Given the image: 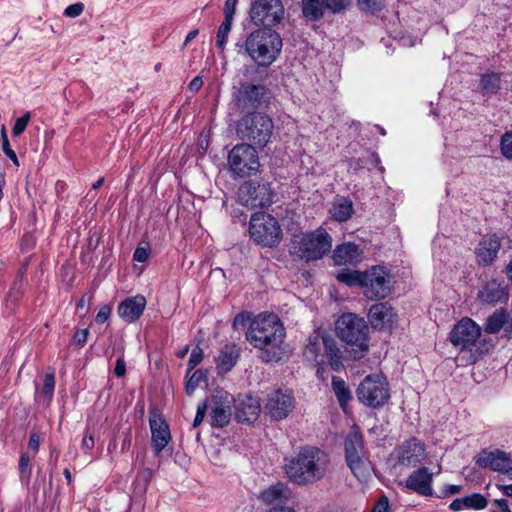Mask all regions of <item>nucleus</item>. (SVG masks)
<instances>
[{"mask_svg":"<svg viewBox=\"0 0 512 512\" xmlns=\"http://www.w3.org/2000/svg\"><path fill=\"white\" fill-rule=\"evenodd\" d=\"M328 464L329 458L324 451L314 446H305L285 458L284 471L293 483L304 486L322 480Z\"/></svg>","mask_w":512,"mask_h":512,"instance_id":"1","label":"nucleus"},{"mask_svg":"<svg viewBox=\"0 0 512 512\" xmlns=\"http://www.w3.org/2000/svg\"><path fill=\"white\" fill-rule=\"evenodd\" d=\"M282 50L280 35L269 28L256 29L243 42L236 44L239 56L247 57L258 67L267 68L278 58Z\"/></svg>","mask_w":512,"mask_h":512,"instance_id":"2","label":"nucleus"},{"mask_svg":"<svg viewBox=\"0 0 512 512\" xmlns=\"http://www.w3.org/2000/svg\"><path fill=\"white\" fill-rule=\"evenodd\" d=\"M369 326L354 313L342 314L335 323L337 337L344 343L345 353L350 360H360L369 351Z\"/></svg>","mask_w":512,"mask_h":512,"instance_id":"3","label":"nucleus"},{"mask_svg":"<svg viewBox=\"0 0 512 512\" xmlns=\"http://www.w3.org/2000/svg\"><path fill=\"white\" fill-rule=\"evenodd\" d=\"M285 330L279 318L273 314L259 315L246 334V339L256 348L278 347L284 339Z\"/></svg>","mask_w":512,"mask_h":512,"instance_id":"4","label":"nucleus"},{"mask_svg":"<svg viewBox=\"0 0 512 512\" xmlns=\"http://www.w3.org/2000/svg\"><path fill=\"white\" fill-rule=\"evenodd\" d=\"M331 236L323 228L295 236L291 242L290 252L306 262L321 259L331 250Z\"/></svg>","mask_w":512,"mask_h":512,"instance_id":"5","label":"nucleus"},{"mask_svg":"<svg viewBox=\"0 0 512 512\" xmlns=\"http://www.w3.org/2000/svg\"><path fill=\"white\" fill-rule=\"evenodd\" d=\"M270 90L261 84L240 82L234 87L232 101L238 111L242 113L256 114L255 111L269 104Z\"/></svg>","mask_w":512,"mask_h":512,"instance_id":"6","label":"nucleus"},{"mask_svg":"<svg viewBox=\"0 0 512 512\" xmlns=\"http://www.w3.org/2000/svg\"><path fill=\"white\" fill-rule=\"evenodd\" d=\"M273 122L267 115L256 113L242 117L237 124V135L249 144L264 147L273 132Z\"/></svg>","mask_w":512,"mask_h":512,"instance_id":"7","label":"nucleus"},{"mask_svg":"<svg viewBox=\"0 0 512 512\" xmlns=\"http://www.w3.org/2000/svg\"><path fill=\"white\" fill-rule=\"evenodd\" d=\"M249 234L255 243L264 247H275L282 238V230L276 218L263 212L251 216Z\"/></svg>","mask_w":512,"mask_h":512,"instance_id":"8","label":"nucleus"},{"mask_svg":"<svg viewBox=\"0 0 512 512\" xmlns=\"http://www.w3.org/2000/svg\"><path fill=\"white\" fill-rule=\"evenodd\" d=\"M356 396L367 407H382L390 398L389 384L381 375H368L358 385Z\"/></svg>","mask_w":512,"mask_h":512,"instance_id":"9","label":"nucleus"},{"mask_svg":"<svg viewBox=\"0 0 512 512\" xmlns=\"http://www.w3.org/2000/svg\"><path fill=\"white\" fill-rule=\"evenodd\" d=\"M228 166L234 176L245 177L259 168V157L253 145L242 143L234 146L228 154Z\"/></svg>","mask_w":512,"mask_h":512,"instance_id":"10","label":"nucleus"},{"mask_svg":"<svg viewBox=\"0 0 512 512\" xmlns=\"http://www.w3.org/2000/svg\"><path fill=\"white\" fill-rule=\"evenodd\" d=\"M239 202L248 208H264L272 204L273 192L265 180L245 181L238 190Z\"/></svg>","mask_w":512,"mask_h":512,"instance_id":"11","label":"nucleus"},{"mask_svg":"<svg viewBox=\"0 0 512 512\" xmlns=\"http://www.w3.org/2000/svg\"><path fill=\"white\" fill-rule=\"evenodd\" d=\"M345 458L347 465L358 480L369 475V462L364 458L363 437L358 431L349 433L345 439Z\"/></svg>","mask_w":512,"mask_h":512,"instance_id":"12","label":"nucleus"},{"mask_svg":"<svg viewBox=\"0 0 512 512\" xmlns=\"http://www.w3.org/2000/svg\"><path fill=\"white\" fill-rule=\"evenodd\" d=\"M284 12L281 0H255L251 4L250 18L255 25L267 28L279 24Z\"/></svg>","mask_w":512,"mask_h":512,"instance_id":"13","label":"nucleus"},{"mask_svg":"<svg viewBox=\"0 0 512 512\" xmlns=\"http://www.w3.org/2000/svg\"><path fill=\"white\" fill-rule=\"evenodd\" d=\"M361 288L368 299L386 298L390 293V280L386 269L381 266H373L363 272Z\"/></svg>","mask_w":512,"mask_h":512,"instance_id":"14","label":"nucleus"},{"mask_svg":"<svg viewBox=\"0 0 512 512\" xmlns=\"http://www.w3.org/2000/svg\"><path fill=\"white\" fill-rule=\"evenodd\" d=\"M481 327L471 318L461 319L450 332L451 343L460 350L471 351L481 336Z\"/></svg>","mask_w":512,"mask_h":512,"instance_id":"15","label":"nucleus"},{"mask_svg":"<svg viewBox=\"0 0 512 512\" xmlns=\"http://www.w3.org/2000/svg\"><path fill=\"white\" fill-rule=\"evenodd\" d=\"M295 407V398L288 390L276 389L268 393L264 406L265 413L271 419H285Z\"/></svg>","mask_w":512,"mask_h":512,"instance_id":"16","label":"nucleus"},{"mask_svg":"<svg viewBox=\"0 0 512 512\" xmlns=\"http://www.w3.org/2000/svg\"><path fill=\"white\" fill-rule=\"evenodd\" d=\"M475 464L479 468H489L492 471L507 475L512 479V458L510 454L495 449L482 450L475 457Z\"/></svg>","mask_w":512,"mask_h":512,"instance_id":"17","label":"nucleus"},{"mask_svg":"<svg viewBox=\"0 0 512 512\" xmlns=\"http://www.w3.org/2000/svg\"><path fill=\"white\" fill-rule=\"evenodd\" d=\"M234 399L226 391H216L210 399V422L213 427L226 426L232 415V403Z\"/></svg>","mask_w":512,"mask_h":512,"instance_id":"18","label":"nucleus"},{"mask_svg":"<svg viewBox=\"0 0 512 512\" xmlns=\"http://www.w3.org/2000/svg\"><path fill=\"white\" fill-rule=\"evenodd\" d=\"M397 462L401 466H416L426 456L425 445L417 438H410L404 441L395 449Z\"/></svg>","mask_w":512,"mask_h":512,"instance_id":"19","label":"nucleus"},{"mask_svg":"<svg viewBox=\"0 0 512 512\" xmlns=\"http://www.w3.org/2000/svg\"><path fill=\"white\" fill-rule=\"evenodd\" d=\"M477 297L488 305L506 303L509 299L508 285L504 280L491 279L478 291Z\"/></svg>","mask_w":512,"mask_h":512,"instance_id":"20","label":"nucleus"},{"mask_svg":"<svg viewBox=\"0 0 512 512\" xmlns=\"http://www.w3.org/2000/svg\"><path fill=\"white\" fill-rule=\"evenodd\" d=\"M501 247L500 238L496 234L484 235L476 247V258L479 264L487 266L496 259Z\"/></svg>","mask_w":512,"mask_h":512,"instance_id":"21","label":"nucleus"},{"mask_svg":"<svg viewBox=\"0 0 512 512\" xmlns=\"http://www.w3.org/2000/svg\"><path fill=\"white\" fill-rule=\"evenodd\" d=\"M149 424L152 434V448L158 455L171 439L170 429L166 421L155 414L150 417Z\"/></svg>","mask_w":512,"mask_h":512,"instance_id":"22","label":"nucleus"},{"mask_svg":"<svg viewBox=\"0 0 512 512\" xmlns=\"http://www.w3.org/2000/svg\"><path fill=\"white\" fill-rule=\"evenodd\" d=\"M146 307V299L142 295L129 297L118 306L119 316L126 322H135L143 314Z\"/></svg>","mask_w":512,"mask_h":512,"instance_id":"23","label":"nucleus"},{"mask_svg":"<svg viewBox=\"0 0 512 512\" xmlns=\"http://www.w3.org/2000/svg\"><path fill=\"white\" fill-rule=\"evenodd\" d=\"M431 484L432 473H430L426 467H421L415 470L406 480L407 488L423 496H431L433 494Z\"/></svg>","mask_w":512,"mask_h":512,"instance_id":"24","label":"nucleus"},{"mask_svg":"<svg viewBox=\"0 0 512 512\" xmlns=\"http://www.w3.org/2000/svg\"><path fill=\"white\" fill-rule=\"evenodd\" d=\"M395 314L388 303L380 302L372 305L368 312V319L371 325L377 329L391 326Z\"/></svg>","mask_w":512,"mask_h":512,"instance_id":"25","label":"nucleus"},{"mask_svg":"<svg viewBox=\"0 0 512 512\" xmlns=\"http://www.w3.org/2000/svg\"><path fill=\"white\" fill-rule=\"evenodd\" d=\"M260 413V403L257 398L245 396L237 400L235 406V417L238 422L251 423L255 421Z\"/></svg>","mask_w":512,"mask_h":512,"instance_id":"26","label":"nucleus"},{"mask_svg":"<svg viewBox=\"0 0 512 512\" xmlns=\"http://www.w3.org/2000/svg\"><path fill=\"white\" fill-rule=\"evenodd\" d=\"M361 259L362 251L360 247L351 242L338 245L333 251V261L336 265H355Z\"/></svg>","mask_w":512,"mask_h":512,"instance_id":"27","label":"nucleus"},{"mask_svg":"<svg viewBox=\"0 0 512 512\" xmlns=\"http://www.w3.org/2000/svg\"><path fill=\"white\" fill-rule=\"evenodd\" d=\"M323 348L331 369L336 372L344 369L342 351L333 337L323 335Z\"/></svg>","mask_w":512,"mask_h":512,"instance_id":"28","label":"nucleus"},{"mask_svg":"<svg viewBox=\"0 0 512 512\" xmlns=\"http://www.w3.org/2000/svg\"><path fill=\"white\" fill-rule=\"evenodd\" d=\"M291 496L292 492L290 488L286 484L278 482L264 489L260 493L259 498L265 504H273L288 501Z\"/></svg>","mask_w":512,"mask_h":512,"instance_id":"29","label":"nucleus"},{"mask_svg":"<svg viewBox=\"0 0 512 512\" xmlns=\"http://www.w3.org/2000/svg\"><path fill=\"white\" fill-rule=\"evenodd\" d=\"M239 358V352L235 345L227 344L225 345L216 361H217V369L219 374H225L229 372L237 363Z\"/></svg>","mask_w":512,"mask_h":512,"instance_id":"30","label":"nucleus"},{"mask_svg":"<svg viewBox=\"0 0 512 512\" xmlns=\"http://www.w3.org/2000/svg\"><path fill=\"white\" fill-rule=\"evenodd\" d=\"M509 324L508 315L505 309H496L491 315H489L484 323V331L488 334H496L502 329L504 330V336L506 337V326Z\"/></svg>","mask_w":512,"mask_h":512,"instance_id":"31","label":"nucleus"},{"mask_svg":"<svg viewBox=\"0 0 512 512\" xmlns=\"http://www.w3.org/2000/svg\"><path fill=\"white\" fill-rule=\"evenodd\" d=\"M331 217L338 222L348 221L353 212V202L347 197H337L330 209Z\"/></svg>","mask_w":512,"mask_h":512,"instance_id":"32","label":"nucleus"},{"mask_svg":"<svg viewBox=\"0 0 512 512\" xmlns=\"http://www.w3.org/2000/svg\"><path fill=\"white\" fill-rule=\"evenodd\" d=\"M323 348V336L314 335L310 336L306 344L303 355L306 360L321 364L324 362L321 350Z\"/></svg>","mask_w":512,"mask_h":512,"instance_id":"33","label":"nucleus"},{"mask_svg":"<svg viewBox=\"0 0 512 512\" xmlns=\"http://www.w3.org/2000/svg\"><path fill=\"white\" fill-rule=\"evenodd\" d=\"M325 0H302V14L309 21H317L323 17Z\"/></svg>","mask_w":512,"mask_h":512,"instance_id":"34","label":"nucleus"},{"mask_svg":"<svg viewBox=\"0 0 512 512\" xmlns=\"http://www.w3.org/2000/svg\"><path fill=\"white\" fill-rule=\"evenodd\" d=\"M332 389L336 395L340 407L345 410L347 404L352 400V393L346 382L338 376L332 377Z\"/></svg>","mask_w":512,"mask_h":512,"instance_id":"35","label":"nucleus"},{"mask_svg":"<svg viewBox=\"0 0 512 512\" xmlns=\"http://www.w3.org/2000/svg\"><path fill=\"white\" fill-rule=\"evenodd\" d=\"M501 84L500 74L498 73H486L483 74L480 80V88L483 94L496 93Z\"/></svg>","mask_w":512,"mask_h":512,"instance_id":"36","label":"nucleus"},{"mask_svg":"<svg viewBox=\"0 0 512 512\" xmlns=\"http://www.w3.org/2000/svg\"><path fill=\"white\" fill-rule=\"evenodd\" d=\"M362 275L363 272L353 271L350 269H342L337 275L336 279L339 282L345 283L346 285L352 286H360L362 284Z\"/></svg>","mask_w":512,"mask_h":512,"instance_id":"37","label":"nucleus"},{"mask_svg":"<svg viewBox=\"0 0 512 512\" xmlns=\"http://www.w3.org/2000/svg\"><path fill=\"white\" fill-rule=\"evenodd\" d=\"M152 478V471L146 469L137 474L134 481V493L135 497H143L147 491L149 482Z\"/></svg>","mask_w":512,"mask_h":512,"instance_id":"38","label":"nucleus"},{"mask_svg":"<svg viewBox=\"0 0 512 512\" xmlns=\"http://www.w3.org/2000/svg\"><path fill=\"white\" fill-rule=\"evenodd\" d=\"M30 461H31V458L28 455V453H22L20 455L19 465H18L19 478H20V482L26 486L30 482L31 473H32L31 468L29 466Z\"/></svg>","mask_w":512,"mask_h":512,"instance_id":"39","label":"nucleus"},{"mask_svg":"<svg viewBox=\"0 0 512 512\" xmlns=\"http://www.w3.org/2000/svg\"><path fill=\"white\" fill-rule=\"evenodd\" d=\"M232 23H233L232 20L224 19V21L218 28L217 37H216V45L221 50H224V48L226 46V43L228 40V35L231 31Z\"/></svg>","mask_w":512,"mask_h":512,"instance_id":"40","label":"nucleus"},{"mask_svg":"<svg viewBox=\"0 0 512 512\" xmlns=\"http://www.w3.org/2000/svg\"><path fill=\"white\" fill-rule=\"evenodd\" d=\"M202 381H206V372L201 369L194 371L186 383V393L192 395Z\"/></svg>","mask_w":512,"mask_h":512,"instance_id":"41","label":"nucleus"},{"mask_svg":"<svg viewBox=\"0 0 512 512\" xmlns=\"http://www.w3.org/2000/svg\"><path fill=\"white\" fill-rule=\"evenodd\" d=\"M464 498L467 509L481 510L487 506V499L482 494L473 493Z\"/></svg>","mask_w":512,"mask_h":512,"instance_id":"42","label":"nucleus"},{"mask_svg":"<svg viewBox=\"0 0 512 512\" xmlns=\"http://www.w3.org/2000/svg\"><path fill=\"white\" fill-rule=\"evenodd\" d=\"M55 388V375L53 372L46 373L44 377V383L42 388V394L46 398L47 402H50Z\"/></svg>","mask_w":512,"mask_h":512,"instance_id":"43","label":"nucleus"},{"mask_svg":"<svg viewBox=\"0 0 512 512\" xmlns=\"http://www.w3.org/2000/svg\"><path fill=\"white\" fill-rule=\"evenodd\" d=\"M203 359V350L199 347V346H196L195 348H193L191 354H190V358H189V361H188V370H187V375L198 365L200 364V362L202 361Z\"/></svg>","mask_w":512,"mask_h":512,"instance_id":"44","label":"nucleus"},{"mask_svg":"<svg viewBox=\"0 0 512 512\" xmlns=\"http://www.w3.org/2000/svg\"><path fill=\"white\" fill-rule=\"evenodd\" d=\"M501 152L507 159L512 160V132H507L502 136Z\"/></svg>","mask_w":512,"mask_h":512,"instance_id":"45","label":"nucleus"},{"mask_svg":"<svg viewBox=\"0 0 512 512\" xmlns=\"http://www.w3.org/2000/svg\"><path fill=\"white\" fill-rule=\"evenodd\" d=\"M30 121V114L25 113L22 117L16 119L14 127L12 129L13 136H20Z\"/></svg>","mask_w":512,"mask_h":512,"instance_id":"46","label":"nucleus"},{"mask_svg":"<svg viewBox=\"0 0 512 512\" xmlns=\"http://www.w3.org/2000/svg\"><path fill=\"white\" fill-rule=\"evenodd\" d=\"M361 9L376 12L383 7V0H357Z\"/></svg>","mask_w":512,"mask_h":512,"instance_id":"47","label":"nucleus"},{"mask_svg":"<svg viewBox=\"0 0 512 512\" xmlns=\"http://www.w3.org/2000/svg\"><path fill=\"white\" fill-rule=\"evenodd\" d=\"M84 10V5L81 2L74 3L66 7L64 15L66 17L75 18L78 17Z\"/></svg>","mask_w":512,"mask_h":512,"instance_id":"48","label":"nucleus"},{"mask_svg":"<svg viewBox=\"0 0 512 512\" xmlns=\"http://www.w3.org/2000/svg\"><path fill=\"white\" fill-rule=\"evenodd\" d=\"M110 314H111V306L108 304H104L100 307L95 320L97 323L103 324L109 319Z\"/></svg>","mask_w":512,"mask_h":512,"instance_id":"49","label":"nucleus"},{"mask_svg":"<svg viewBox=\"0 0 512 512\" xmlns=\"http://www.w3.org/2000/svg\"><path fill=\"white\" fill-rule=\"evenodd\" d=\"M346 0H325V9L330 10L333 13L340 12L344 9Z\"/></svg>","mask_w":512,"mask_h":512,"instance_id":"50","label":"nucleus"},{"mask_svg":"<svg viewBox=\"0 0 512 512\" xmlns=\"http://www.w3.org/2000/svg\"><path fill=\"white\" fill-rule=\"evenodd\" d=\"M94 445H95L94 435L87 431L82 439L81 449L85 453H88L94 448Z\"/></svg>","mask_w":512,"mask_h":512,"instance_id":"51","label":"nucleus"},{"mask_svg":"<svg viewBox=\"0 0 512 512\" xmlns=\"http://www.w3.org/2000/svg\"><path fill=\"white\" fill-rule=\"evenodd\" d=\"M238 0H226L224 5L225 19L232 20L236 12V5Z\"/></svg>","mask_w":512,"mask_h":512,"instance_id":"52","label":"nucleus"},{"mask_svg":"<svg viewBox=\"0 0 512 512\" xmlns=\"http://www.w3.org/2000/svg\"><path fill=\"white\" fill-rule=\"evenodd\" d=\"M371 512H390L389 500L386 496L381 497L374 505Z\"/></svg>","mask_w":512,"mask_h":512,"instance_id":"53","label":"nucleus"},{"mask_svg":"<svg viewBox=\"0 0 512 512\" xmlns=\"http://www.w3.org/2000/svg\"><path fill=\"white\" fill-rule=\"evenodd\" d=\"M206 410H207L206 403H202V404L198 405L197 412H196V415H195V418L193 421V428H196L197 426H199L202 423V421L205 417V414H206Z\"/></svg>","mask_w":512,"mask_h":512,"instance_id":"54","label":"nucleus"},{"mask_svg":"<svg viewBox=\"0 0 512 512\" xmlns=\"http://www.w3.org/2000/svg\"><path fill=\"white\" fill-rule=\"evenodd\" d=\"M88 334L89 330L86 328L76 330L73 336L74 342L79 346H83L87 341Z\"/></svg>","mask_w":512,"mask_h":512,"instance_id":"55","label":"nucleus"},{"mask_svg":"<svg viewBox=\"0 0 512 512\" xmlns=\"http://www.w3.org/2000/svg\"><path fill=\"white\" fill-rule=\"evenodd\" d=\"M145 504L143 497H134L131 501L128 512H144Z\"/></svg>","mask_w":512,"mask_h":512,"instance_id":"56","label":"nucleus"},{"mask_svg":"<svg viewBox=\"0 0 512 512\" xmlns=\"http://www.w3.org/2000/svg\"><path fill=\"white\" fill-rule=\"evenodd\" d=\"M2 149L8 158H10L15 164H18L16 153L10 148L8 139L4 134Z\"/></svg>","mask_w":512,"mask_h":512,"instance_id":"57","label":"nucleus"},{"mask_svg":"<svg viewBox=\"0 0 512 512\" xmlns=\"http://www.w3.org/2000/svg\"><path fill=\"white\" fill-rule=\"evenodd\" d=\"M40 447V436L38 433L33 432L30 435L29 441H28V448L36 454L39 451Z\"/></svg>","mask_w":512,"mask_h":512,"instance_id":"58","label":"nucleus"},{"mask_svg":"<svg viewBox=\"0 0 512 512\" xmlns=\"http://www.w3.org/2000/svg\"><path fill=\"white\" fill-rule=\"evenodd\" d=\"M508 506V501L506 499H496L491 505V512H504Z\"/></svg>","mask_w":512,"mask_h":512,"instance_id":"59","label":"nucleus"},{"mask_svg":"<svg viewBox=\"0 0 512 512\" xmlns=\"http://www.w3.org/2000/svg\"><path fill=\"white\" fill-rule=\"evenodd\" d=\"M114 374L117 377H123L126 374V363L124 361V357H119L116 361V365L114 368Z\"/></svg>","mask_w":512,"mask_h":512,"instance_id":"60","label":"nucleus"},{"mask_svg":"<svg viewBox=\"0 0 512 512\" xmlns=\"http://www.w3.org/2000/svg\"><path fill=\"white\" fill-rule=\"evenodd\" d=\"M149 257V251L148 249L144 247H138L136 248L133 258L137 262H145Z\"/></svg>","mask_w":512,"mask_h":512,"instance_id":"61","label":"nucleus"},{"mask_svg":"<svg viewBox=\"0 0 512 512\" xmlns=\"http://www.w3.org/2000/svg\"><path fill=\"white\" fill-rule=\"evenodd\" d=\"M450 510L457 512L466 508L465 498H457L453 500L449 505Z\"/></svg>","mask_w":512,"mask_h":512,"instance_id":"62","label":"nucleus"},{"mask_svg":"<svg viewBox=\"0 0 512 512\" xmlns=\"http://www.w3.org/2000/svg\"><path fill=\"white\" fill-rule=\"evenodd\" d=\"M203 85V80H202V77L200 76H196L194 77L190 83H189V90L192 91V92H197L201 89Z\"/></svg>","mask_w":512,"mask_h":512,"instance_id":"63","label":"nucleus"},{"mask_svg":"<svg viewBox=\"0 0 512 512\" xmlns=\"http://www.w3.org/2000/svg\"><path fill=\"white\" fill-rule=\"evenodd\" d=\"M248 317L244 313H240L236 315L233 321V326L237 328L238 326H244L246 324Z\"/></svg>","mask_w":512,"mask_h":512,"instance_id":"64","label":"nucleus"}]
</instances>
